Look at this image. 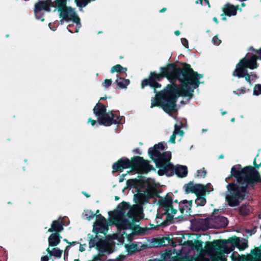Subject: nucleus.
<instances>
[{
	"instance_id": "f257e3e1",
	"label": "nucleus",
	"mask_w": 261,
	"mask_h": 261,
	"mask_svg": "<svg viewBox=\"0 0 261 261\" xmlns=\"http://www.w3.org/2000/svg\"><path fill=\"white\" fill-rule=\"evenodd\" d=\"M161 70L160 74L151 73L149 79L142 81V88L149 85L154 89V92H156L155 89L161 87L157 81L163 77L166 76L171 80H179L182 83L181 87L179 88L176 85H168L166 89L156 94L155 97L151 99V108L161 106L166 113L170 115L176 111L175 102L177 98L180 96H187L189 100L192 96L194 89L198 87L199 79L203 76L191 68L187 71H181L180 73L172 66L162 68Z\"/></svg>"
},
{
	"instance_id": "f03ea898",
	"label": "nucleus",
	"mask_w": 261,
	"mask_h": 261,
	"mask_svg": "<svg viewBox=\"0 0 261 261\" xmlns=\"http://www.w3.org/2000/svg\"><path fill=\"white\" fill-rule=\"evenodd\" d=\"M153 195L152 190L138 193L134 198L137 204L130 207L127 203L122 202L115 211L109 213L110 221L116 225L118 231L111 236L109 241L118 245L124 243L125 239L128 243L132 241L135 233L134 223L143 218L142 205L148 202Z\"/></svg>"
},
{
	"instance_id": "7ed1b4c3",
	"label": "nucleus",
	"mask_w": 261,
	"mask_h": 261,
	"mask_svg": "<svg viewBox=\"0 0 261 261\" xmlns=\"http://www.w3.org/2000/svg\"><path fill=\"white\" fill-rule=\"evenodd\" d=\"M231 175L236 178L237 181L227 185L228 193L226 200L229 206H236L239 204L240 200L245 198L248 186L259 180V175L254 168L248 166L242 168L240 165L231 168Z\"/></svg>"
},
{
	"instance_id": "20e7f679",
	"label": "nucleus",
	"mask_w": 261,
	"mask_h": 261,
	"mask_svg": "<svg viewBox=\"0 0 261 261\" xmlns=\"http://www.w3.org/2000/svg\"><path fill=\"white\" fill-rule=\"evenodd\" d=\"M164 149V145L159 143L150 148L148 153L151 158L155 162L156 166L159 168L158 174L160 175L166 174L171 176L174 172L179 177H185L188 173L187 168L185 166L177 165L174 167L169 162L171 157V153L166 151L162 153Z\"/></svg>"
},
{
	"instance_id": "39448f33",
	"label": "nucleus",
	"mask_w": 261,
	"mask_h": 261,
	"mask_svg": "<svg viewBox=\"0 0 261 261\" xmlns=\"http://www.w3.org/2000/svg\"><path fill=\"white\" fill-rule=\"evenodd\" d=\"M192 200H184L179 204L173 202L171 198L167 195L159 200L160 210L156 215L157 220H162L163 222L157 220V223L165 224L166 222L171 221L177 213V208H179L181 214L190 213L191 210Z\"/></svg>"
},
{
	"instance_id": "423d86ee",
	"label": "nucleus",
	"mask_w": 261,
	"mask_h": 261,
	"mask_svg": "<svg viewBox=\"0 0 261 261\" xmlns=\"http://www.w3.org/2000/svg\"><path fill=\"white\" fill-rule=\"evenodd\" d=\"M207 245V251L210 254L214 255L215 261H226L224 253H229L234 249L235 246L240 250H244L248 246L245 240L241 241L238 238L227 241L217 240Z\"/></svg>"
},
{
	"instance_id": "0eeeda50",
	"label": "nucleus",
	"mask_w": 261,
	"mask_h": 261,
	"mask_svg": "<svg viewBox=\"0 0 261 261\" xmlns=\"http://www.w3.org/2000/svg\"><path fill=\"white\" fill-rule=\"evenodd\" d=\"M50 3L53 7L58 8L60 17L62 18L60 23L62 24L64 21L72 20L75 25V28H73L71 25H69L67 29L72 33L77 32L81 27L80 18L77 16L73 9L66 6V0H50Z\"/></svg>"
},
{
	"instance_id": "6e6552de",
	"label": "nucleus",
	"mask_w": 261,
	"mask_h": 261,
	"mask_svg": "<svg viewBox=\"0 0 261 261\" xmlns=\"http://www.w3.org/2000/svg\"><path fill=\"white\" fill-rule=\"evenodd\" d=\"M209 243H213V242H207L205 246V249H203L202 242L198 240L188 241L181 245L179 249L178 255L181 256L182 257H187L192 256V252L193 253L196 252L199 256L194 261H210L208 258L204 257L205 254L207 253L213 258L214 261H215L214 255L210 254L207 251V244Z\"/></svg>"
},
{
	"instance_id": "1a4fd4ad",
	"label": "nucleus",
	"mask_w": 261,
	"mask_h": 261,
	"mask_svg": "<svg viewBox=\"0 0 261 261\" xmlns=\"http://www.w3.org/2000/svg\"><path fill=\"white\" fill-rule=\"evenodd\" d=\"M261 60V56H257L255 55H251L248 53L245 57L240 60L236 65L235 70L232 73V75L239 78L244 77L247 82H250V76L248 73L247 68L250 69H256L258 67L256 61Z\"/></svg>"
},
{
	"instance_id": "9d476101",
	"label": "nucleus",
	"mask_w": 261,
	"mask_h": 261,
	"mask_svg": "<svg viewBox=\"0 0 261 261\" xmlns=\"http://www.w3.org/2000/svg\"><path fill=\"white\" fill-rule=\"evenodd\" d=\"M129 167L140 173H146L150 170L148 162L140 156L134 158L131 162L128 159L120 160L113 166L114 171H121Z\"/></svg>"
},
{
	"instance_id": "9b49d317",
	"label": "nucleus",
	"mask_w": 261,
	"mask_h": 261,
	"mask_svg": "<svg viewBox=\"0 0 261 261\" xmlns=\"http://www.w3.org/2000/svg\"><path fill=\"white\" fill-rule=\"evenodd\" d=\"M129 167L140 173H146L150 170L148 162L140 156L134 158L131 162L128 159L120 160L113 166L114 171H121Z\"/></svg>"
},
{
	"instance_id": "f8f14e48",
	"label": "nucleus",
	"mask_w": 261,
	"mask_h": 261,
	"mask_svg": "<svg viewBox=\"0 0 261 261\" xmlns=\"http://www.w3.org/2000/svg\"><path fill=\"white\" fill-rule=\"evenodd\" d=\"M94 114L97 117L98 123L106 126L112 124L121 123L122 118L114 114L112 112H106L105 106L98 103L93 109Z\"/></svg>"
},
{
	"instance_id": "ddd939ff",
	"label": "nucleus",
	"mask_w": 261,
	"mask_h": 261,
	"mask_svg": "<svg viewBox=\"0 0 261 261\" xmlns=\"http://www.w3.org/2000/svg\"><path fill=\"white\" fill-rule=\"evenodd\" d=\"M89 244L91 248L96 246L102 253H110L111 252V245L106 241L99 239L97 236L90 240Z\"/></svg>"
},
{
	"instance_id": "4468645a",
	"label": "nucleus",
	"mask_w": 261,
	"mask_h": 261,
	"mask_svg": "<svg viewBox=\"0 0 261 261\" xmlns=\"http://www.w3.org/2000/svg\"><path fill=\"white\" fill-rule=\"evenodd\" d=\"M215 211L214 213L211 216L209 219V223L211 227L216 228L225 227L228 224L227 219L221 216L217 215V212Z\"/></svg>"
},
{
	"instance_id": "2eb2a0df",
	"label": "nucleus",
	"mask_w": 261,
	"mask_h": 261,
	"mask_svg": "<svg viewBox=\"0 0 261 261\" xmlns=\"http://www.w3.org/2000/svg\"><path fill=\"white\" fill-rule=\"evenodd\" d=\"M50 6L49 4L47 1L39 2L36 4L35 6L34 12L36 18L40 19L41 21H43L44 18L43 17L44 12L46 11L49 12L50 11Z\"/></svg>"
},
{
	"instance_id": "dca6fc26",
	"label": "nucleus",
	"mask_w": 261,
	"mask_h": 261,
	"mask_svg": "<svg viewBox=\"0 0 261 261\" xmlns=\"http://www.w3.org/2000/svg\"><path fill=\"white\" fill-rule=\"evenodd\" d=\"M185 188L187 193H194L196 196L205 195L207 190L206 188H204L202 185L193 183H189L185 186Z\"/></svg>"
},
{
	"instance_id": "f3484780",
	"label": "nucleus",
	"mask_w": 261,
	"mask_h": 261,
	"mask_svg": "<svg viewBox=\"0 0 261 261\" xmlns=\"http://www.w3.org/2000/svg\"><path fill=\"white\" fill-rule=\"evenodd\" d=\"M108 229V223L101 215L97 217L96 221L93 225V230L101 233H106Z\"/></svg>"
},
{
	"instance_id": "a211bd4d",
	"label": "nucleus",
	"mask_w": 261,
	"mask_h": 261,
	"mask_svg": "<svg viewBox=\"0 0 261 261\" xmlns=\"http://www.w3.org/2000/svg\"><path fill=\"white\" fill-rule=\"evenodd\" d=\"M182 127V124H178L176 123L174 125V130L172 135L171 136L170 139V142L174 143H175V139L176 135H179L180 137H182L184 135V132L181 130V128Z\"/></svg>"
},
{
	"instance_id": "6ab92c4d",
	"label": "nucleus",
	"mask_w": 261,
	"mask_h": 261,
	"mask_svg": "<svg viewBox=\"0 0 261 261\" xmlns=\"http://www.w3.org/2000/svg\"><path fill=\"white\" fill-rule=\"evenodd\" d=\"M63 229V223L60 220H55L51 224V227L48 230V232L55 231L57 233L61 232Z\"/></svg>"
},
{
	"instance_id": "aec40b11",
	"label": "nucleus",
	"mask_w": 261,
	"mask_h": 261,
	"mask_svg": "<svg viewBox=\"0 0 261 261\" xmlns=\"http://www.w3.org/2000/svg\"><path fill=\"white\" fill-rule=\"evenodd\" d=\"M49 246H56L60 242V236L58 233H52L48 239Z\"/></svg>"
},
{
	"instance_id": "412c9836",
	"label": "nucleus",
	"mask_w": 261,
	"mask_h": 261,
	"mask_svg": "<svg viewBox=\"0 0 261 261\" xmlns=\"http://www.w3.org/2000/svg\"><path fill=\"white\" fill-rule=\"evenodd\" d=\"M237 8L233 5L227 4L223 8V12L225 15L231 16L235 15L237 13Z\"/></svg>"
},
{
	"instance_id": "4be33fe9",
	"label": "nucleus",
	"mask_w": 261,
	"mask_h": 261,
	"mask_svg": "<svg viewBox=\"0 0 261 261\" xmlns=\"http://www.w3.org/2000/svg\"><path fill=\"white\" fill-rule=\"evenodd\" d=\"M243 259L246 261H261V253H253L247 256H242Z\"/></svg>"
},
{
	"instance_id": "5701e85b",
	"label": "nucleus",
	"mask_w": 261,
	"mask_h": 261,
	"mask_svg": "<svg viewBox=\"0 0 261 261\" xmlns=\"http://www.w3.org/2000/svg\"><path fill=\"white\" fill-rule=\"evenodd\" d=\"M46 251L51 255L57 258H61L63 251L59 248H54L51 250L47 248Z\"/></svg>"
},
{
	"instance_id": "b1692460",
	"label": "nucleus",
	"mask_w": 261,
	"mask_h": 261,
	"mask_svg": "<svg viewBox=\"0 0 261 261\" xmlns=\"http://www.w3.org/2000/svg\"><path fill=\"white\" fill-rule=\"evenodd\" d=\"M116 83L119 87L121 88H125L129 84V81L123 78H119L116 80Z\"/></svg>"
},
{
	"instance_id": "393cba45",
	"label": "nucleus",
	"mask_w": 261,
	"mask_h": 261,
	"mask_svg": "<svg viewBox=\"0 0 261 261\" xmlns=\"http://www.w3.org/2000/svg\"><path fill=\"white\" fill-rule=\"evenodd\" d=\"M205 195H202L197 196V198L195 200V203L197 206H203L206 203V199L205 198Z\"/></svg>"
},
{
	"instance_id": "a878e982",
	"label": "nucleus",
	"mask_w": 261,
	"mask_h": 261,
	"mask_svg": "<svg viewBox=\"0 0 261 261\" xmlns=\"http://www.w3.org/2000/svg\"><path fill=\"white\" fill-rule=\"evenodd\" d=\"M127 69L121 66L120 65L117 64L112 67L111 71L112 73L115 72L124 73L126 71Z\"/></svg>"
},
{
	"instance_id": "bb28decb",
	"label": "nucleus",
	"mask_w": 261,
	"mask_h": 261,
	"mask_svg": "<svg viewBox=\"0 0 261 261\" xmlns=\"http://www.w3.org/2000/svg\"><path fill=\"white\" fill-rule=\"evenodd\" d=\"M250 212V207L248 205H243L240 208V212L242 215H247Z\"/></svg>"
},
{
	"instance_id": "cd10ccee",
	"label": "nucleus",
	"mask_w": 261,
	"mask_h": 261,
	"mask_svg": "<svg viewBox=\"0 0 261 261\" xmlns=\"http://www.w3.org/2000/svg\"><path fill=\"white\" fill-rule=\"evenodd\" d=\"M125 248L128 251L133 252L135 251L137 249V246L136 245L134 244H125Z\"/></svg>"
},
{
	"instance_id": "c85d7f7f",
	"label": "nucleus",
	"mask_w": 261,
	"mask_h": 261,
	"mask_svg": "<svg viewBox=\"0 0 261 261\" xmlns=\"http://www.w3.org/2000/svg\"><path fill=\"white\" fill-rule=\"evenodd\" d=\"M95 215L96 214H94L91 211H87L85 212V216L88 220H91L93 219L95 217Z\"/></svg>"
},
{
	"instance_id": "c756f323",
	"label": "nucleus",
	"mask_w": 261,
	"mask_h": 261,
	"mask_svg": "<svg viewBox=\"0 0 261 261\" xmlns=\"http://www.w3.org/2000/svg\"><path fill=\"white\" fill-rule=\"evenodd\" d=\"M253 93L256 95H258L261 94V85L257 84L254 86Z\"/></svg>"
},
{
	"instance_id": "7c9ffc66",
	"label": "nucleus",
	"mask_w": 261,
	"mask_h": 261,
	"mask_svg": "<svg viewBox=\"0 0 261 261\" xmlns=\"http://www.w3.org/2000/svg\"><path fill=\"white\" fill-rule=\"evenodd\" d=\"M206 171L204 168L197 171L196 176L198 177H204L206 175Z\"/></svg>"
},
{
	"instance_id": "2f4dec72",
	"label": "nucleus",
	"mask_w": 261,
	"mask_h": 261,
	"mask_svg": "<svg viewBox=\"0 0 261 261\" xmlns=\"http://www.w3.org/2000/svg\"><path fill=\"white\" fill-rule=\"evenodd\" d=\"M212 42L214 44L219 45L221 43V40L218 38L217 36H215L213 38Z\"/></svg>"
},
{
	"instance_id": "473e14b6",
	"label": "nucleus",
	"mask_w": 261,
	"mask_h": 261,
	"mask_svg": "<svg viewBox=\"0 0 261 261\" xmlns=\"http://www.w3.org/2000/svg\"><path fill=\"white\" fill-rule=\"evenodd\" d=\"M111 84H112L111 80L106 79L105 80L104 82L103 83V86L105 88H108L111 85Z\"/></svg>"
},
{
	"instance_id": "72a5a7b5",
	"label": "nucleus",
	"mask_w": 261,
	"mask_h": 261,
	"mask_svg": "<svg viewBox=\"0 0 261 261\" xmlns=\"http://www.w3.org/2000/svg\"><path fill=\"white\" fill-rule=\"evenodd\" d=\"M196 3L197 4L199 3L201 5H208L210 7L208 0H197Z\"/></svg>"
},
{
	"instance_id": "f704fd0d",
	"label": "nucleus",
	"mask_w": 261,
	"mask_h": 261,
	"mask_svg": "<svg viewBox=\"0 0 261 261\" xmlns=\"http://www.w3.org/2000/svg\"><path fill=\"white\" fill-rule=\"evenodd\" d=\"M181 42L182 45L186 48H188V41L185 38H181Z\"/></svg>"
},
{
	"instance_id": "c9c22d12",
	"label": "nucleus",
	"mask_w": 261,
	"mask_h": 261,
	"mask_svg": "<svg viewBox=\"0 0 261 261\" xmlns=\"http://www.w3.org/2000/svg\"><path fill=\"white\" fill-rule=\"evenodd\" d=\"M204 187L206 188L207 189L206 192H207L208 193L213 190V188L210 184H207L206 185L204 186Z\"/></svg>"
},
{
	"instance_id": "e433bc0d",
	"label": "nucleus",
	"mask_w": 261,
	"mask_h": 261,
	"mask_svg": "<svg viewBox=\"0 0 261 261\" xmlns=\"http://www.w3.org/2000/svg\"><path fill=\"white\" fill-rule=\"evenodd\" d=\"M86 247V244H83V245L81 244L80 246V249H79L80 251L81 252L85 251Z\"/></svg>"
},
{
	"instance_id": "4c0bfd02",
	"label": "nucleus",
	"mask_w": 261,
	"mask_h": 261,
	"mask_svg": "<svg viewBox=\"0 0 261 261\" xmlns=\"http://www.w3.org/2000/svg\"><path fill=\"white\" fill-rule=\"evenodd\" d=\"M70 249V246H67L64 251V256L68 255V253Z\"/></svg>"
},
{
	"instance_id": "58836bf2",
	"label": "nucleus",
	"mask_w": 261,
	"mask_h": 261,
	"mask_svg": "<svg viewBox=\"0 0 261 261\" xmlns=\"http://www.w3.org/2000/svg\"><path fill=\"white\" fill-rule=\"evenodd\" d=\"M88 122H90L92 126H94L96 123V120H92L91 118L89 119Z\"/></svg>"
},
{
	"instance_id": "ea45409f",
	"label": "nucleus",
	"mask_w": 261,
	"mask_h": 261,
	"mask_svg": "<svg viewBox=\"0 0 261 261\" xmlns=\"http://www.w3.org/2000/svg\"><path fill=\"white\" fill-rule=\"evenodd\" d=\"M48 257L46 255L42 256L41 258V261H48Z\"/></svg>"
},
{
	"instance_id": "a19ab883",
	"label": "nucleus",
	"mask_w": 261,
	"mask_h": 261,
	"mask_svg": "<svg viewBox=\"0 0 261 261\" xmlns=\"http://www.w3.org/2000/svg\"><path fill=\"white\" fill-rule=\"evenodd\" d=\"M249 49H250V50H253V51H255L256 53H258V54H261V48H260L259 50H255V49H254L253 48L250 47Z\"/></svg>"
},
{
	"instance_id": "79ce46f5",
	"label": "nucleus",
	"mask_w": 261,
	"mask_h": 261,
	"mask_svg": "<svg viewBox=\"0 0 261 261\" xmlns=\"http://www.w3.org/2000/svg\"><path fill=\"white\" fill-rule=\"evenodd\" d=\"M250 76V82H248L250 84H251V77H257L256 75L255 74H253V73H251V74H249Z\"/></svg>"
},
{
	"instance_id": "37998d69",
	"label": "nucleus",
	"mask_w": 261,
	"mask_h": 261,
	"mask_svg": "<svg viewBox=\"0 0 261 261\" xmlns=\"http://www.w3.org/2000/svg\"><path fill=\"white\" fill-rule=\"evenodd\" d=\"M64 241H66V242H67L68 243V241H67V240H66V239H65V240H64ZM68 243H70V244L71 245H74L75 244H77V242H72V243H69V242H68Z\"/></svg>"
},
{
	"instance_id": "c03bdc74",
	"label": "nucleus",
	"mask_w": 261,
	"mask_h": 261,
	"mask_svg": "<svg viewBox=\"0 0 261 261\" xmlns=\"http://www.w3.org/2000/svg\"><path fill=\"white\" fill-rule=\"evenodd\" d=\"M175 34L176 35V36H178L179 34H180V32L179 31H176L175 32Z\"/></svg>"
},
{
	"instance_id": "a18cd8bd",
	"label": "nucleus",
	"mask_w": 261,
	"mask_h": 261,
	"mask_svg": "<svg viewBox=\"0 0 261 261\" xmlns=\"http://www.w3.org/2000/svg\"><path fill=\"white\" fill-rule=\"evenodd\" d=\"M165 11H166V9L165 8H163V9H161L160 10V12H164Z\"/></svg>"
},
{
	"instance_id": "49530a36",
	"label": "nucleus",
	"mask_w": 261,
	"mask_h": 261,
	"mask_svg": "<svg viewBox=\"0 0 261 261\" xmlns=\"http://www.w3.org/2000/svg\"><path fill=\"white\" fill-rule=\"evenodd\" d=\"M213 20L214 21H215L216 23H218V20H217V19L216 18V17H214L213 18Z\"/></svg>"
},
{
	"instance_id": "de8ad7c7",
	"label": "nucleus",
	"mask_w": 261,
	"mask_h": 261,
	"mask_svg": "<svg viewBox=\"0 0 261 261\" xmlns=\"http://www.w3.org/2000/svg\"><path fill=\"white\" fill-rule=\"evenodd\" d=\"M241 92H242V93H244L245 92V90H244V89H242V90H241Z\"/></svg>"
},
{
	"instance_id": "09e8293b",
	"label": "nucleus",
	"mask_w": 261,
	"mask_h": 261,
	"mask_svg": "<svg viewBox=\"0 0 261 261\" xmlns=\"http://www.w3.org/2000/svg\"><path fill=\"white\" fill-rule=\"evenodd\" d=\"M226 113V112H222V115H224V114H225Z\"/></svg>"
},
{
	"instance_id": "8fccbe9b",
	"label": "nucleus",
	"mask_w": 261,
	"mask_h": 261,
	"mask_svg": "<svg viewBox=\"0 0 261 261\" xmlns=\"http://www.w3.org/2000/svg\"><path fill=\"white\" fill-rule=\"evenodd\" d=\"M231 121L232 122H234V118H232V119H231Z\"/></svg>"
},
{
	"instance_id": "3c124183",
	"label": "nucleus",
	"mask_w": 261,
	"mask_h": 261,
	"mask_svg": "<svg viewBox=\"0 0 261 261\" xmlns=\"http://www.w3.org/2000/svg\"><path fill=\"white\" fill-rule=\"evenodd\" d=\"M206 131H207V129H202V132H206Z\"/></svg>"
},
{
	"instance_id": "603ef678",
	"label": "nucleus",
	"mask_w": 261,
	"mask_h": 261,
	"mask_svg": "<svg viewBox=\"0 0 261 261\" xmlns=\"http://www.w3.org/2000/svg\"><path fill=\"white\" fill-rule=\"evenodd\" d=\"M223 158V156L222 155H220L219 158L221 159V158Z\"/></svg>"
},
{
	"instance_id": "864d4df0",
	"label": "nucleus",
	"mask_w": 261,
	"mask_h": 261,
	"mask_svg": "<svg viewBox=\"0 0 261 261\" xmlns=\"http://www.w3.org/2000/svg\"><path fill=\"white\" fill-rule=\"evenodd\" d=\"M242 6L244 7V6H245V4L244 3H242Z\"/></svg>"
},
{
	"instance_id": "5fc2aeb1",
	"label": "nucleus",
	"mask_w": 261,
	"mask_h": 261,
	"mask_svg": "<svg viewBox=\"0 0 261 261\" xmlns=\"http://www.w3.org/2000/svg\"><path fill=\"white\" fill-rule=\"evenodd\" d=\"M50 25H51V24H50V23H49V27H50V28L51 29H51V28L50 27Z\"/></svg>"
},
{
	"instance_id": "6e6d98bb",
	"label": "nucleus",
	"mask_w": 261,
	"mask_h": 261,
	"mask_svg": "<svg viewBox=\"0 0 261 261\" xmlns=\"http://www.w3.org/2000/svg\"><path fill=\"white\" fill-rule=\"evenodd\" d=\"M233 93L237 94H239L238 93H237L236 91H233Z\"/></svg>"
},
{
	"instance_id": "4d7b16f0",
	"label": "nucleus",
	"mask_w": 261,
	"mask_h": 261,
	"mask_svg": "<svg viewBox=\"0 0 261 261\" xmlns=\"http://www.w3.org/2000/svg\"><path fill=\"white\" fill-rule=\"evenodd\" d=\"M86 196L87 197H89V195H88V194H86Z\"/></svg>"
},
{
	"instance_id": "13d9d810",
	"label": "nucleus",
	"mask_w": 261,
	"mask_h": 261,
	"mask_svg": "<svg viewBox=\"0 0 261 261\" xmlns=\"http://www.w3.org/2000/svg\"><path fill=\"white\" fill-rule=\"evenodd\" d=\"M99 213V210H97V211H96V214H97V213Z\"/></svg>"
},
{
	"instance_id": "bf43d9fd",
	"label": "nucleus",
	"mask_w": 261,
	"mask_h": 261,
	"mask_svg": "<svg viewBox=\"0 0 261 261\" xmlns=\"http://www.w3.org/2000/svg\"><path fill=\"white\" fill-rule=\"evenodd\" d=\"M222 19H223V20H225V19H226V18H225V17H223V18H222Z\"/></svg>"
},
{
	"instance_id": "052dcab7",
	"label": "nucleus",
	"mask_w": 261,
	"mask_h": 261,
	"mask_svg": "<svg viewBox=\"0 0 261 261\" xmlns=\"http://www.w3.org/2000/svg\"><path fill=\"white\" fill-rule=\"evenodd\" d=\"M234 257H235V258H237V255H236V256H234Z\"/></svg>"
}]
</instances>
